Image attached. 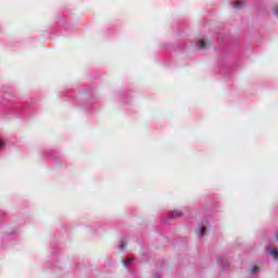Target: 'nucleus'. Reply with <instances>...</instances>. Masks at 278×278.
I'll list each match as a JSON object with an SVG mask.
<instances>
[{
    "label": "nucleus",
    "instance_id": "6e6552de",
    "mask_svg": "<svg viewBox=\"0 0 278 278\" xmlns=\"http://www.w3.org/2000/svg\"><path fill=\"white\" fill-rule=\"evenodd\" d=\"M179 217V213H176L175 215H173V218H177Z\"/></svg>",
    "mask_w": 278,
    "mask_h": 278
},
{
    "label": "nucleus",
    "instance_id": "39448f33",
    "mask_svg": "<svg viewBox=\"0 0 278 278\" xmlns=\"http://www.w3.org/2000/svg\"><path fill=\"white\" fill-rule=\"evenodd\" d=\"M257 270H260V267H257V266H254V267L252 268V274H255V273H257Z\"/></svg>",
    "mask_w": 278,
    "mask_h": 278
},
{
    "label": "nucleus",
    "instance_id": "20e7f679",
    "mask_svg": "<svg viewBox=\"0 0 278 278\" xmlns=\"http://www.w3.org/2000/svg\"><path fill=\"white\" fill-rule=\"evenodd\" d=\"M269 254L273 255L274 260H278V250L277 249L269 250Z\"/></svg>",
    "mask_w": 278,
    "mask_h": 278
},
{
    "label": "nucleus",
    "instance_id": "f257e3e1",
    "mask_svg": "<svg viewBox=\"0 0 278 278\" xmlns=\"http://www.w3.org/2000/svg\"><path fill=\"white\" fill-rule=\"evenodd\" d=\"M210 40L202 39L199 41L198 47L199 49H208L210 48Z\"/></svg>",
    "mask_w": 278,
    "mask_h": 278
},
{
    "label": "nucleus",
    "instance_id": "f03ea898",
    "mask_svg": "<svg viewBox=\"0 0 278 278\" xmlns=\"http://www.w3.org/2000/svg\"><path fill=\"white\" fill-rule=\"evenodd\" d=\"M244 5H247V2L244 0H237L235 3H233V8L236 10H240V8H244Z\"/></svg>",
    "mask_w": 278,
    "mask_h": 278
},
{
    "label": "nucleus",
    "instance_id": "423d86ee",
    "mask_svg": "<svg viewBox=\"0 0 278 278\" xmlns=\"http://www.w3.org/2000/svg\"><path fill=\"white\" fill-rule=\"evenodd\" d=\"M3 147H5V142H3L2 140H0V149H3Z\"/></svg>",
    "mask_w": 278,
    "mask_h": 278
},
{
    "label": "nucleus",
    "instance_id": "0eeeda50",
    "mask_svg": "<svg viewBox=\"0 0 278 278\" xmlns=\"http://www.w3.org/2000/svg\"><path fill=\"white\" fill-rule=\"evenodd\" d=\"M129 262H131V258L124 261V266H127V264H129Z\"/></svg>",
    "mask_w": 278,
    "mask_h": 278
},
{
    "label": "nucleus",
    "instance_id": "1a4fd4ad",
    "mask_svg": "<svg viewBox=\"0 0 278 278\" xmlns=\"http://www.w3.org/2000/svg\"><path fill=\"white\" fill-rule=\"evenodd\" d=\"M119 248L123 251V249H125V245L121 244Z\"/></svg>",
    "mask_w": 278,
    "mask_h": 278
},
{
    "label": "nucleus",
    "instance_id": "7ed1b4c3",
    "mask_svg": "<svg viewBox=\"0 0 278 278\" xmlns=\"http://www.w3.org/2000/svg\"><path fill=\"white\" fill-rule=\"evenodd\" d=\"M207 230L205 229V226H203V225H201V226H199L197 229H195V233L198 235V236H205V232H206Z\"/></svg>",
    "mask_w": 278,
    "mask_h": 278
}]
</instances>
